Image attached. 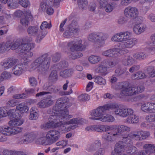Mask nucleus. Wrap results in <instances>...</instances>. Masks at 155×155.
Here are the masks:
<instances>
[{"mask_svg":"<svg viewBox=\"0 0 155 155\" xmlns=\"http://www.w3.org/2000/svg\"><path fill=\"white\" fill-rule=\"evenodd\" d=\"M51 61L48 53H45L37 58L31 64V68L35 69L38 68L42 73H45L49 68Z\"/></svg>","mask_w":155,"mask_h":155,"instance_id":"1","label":"nucleus"},{"mask_svg":"<svg viewBox=\"0 0 155 155\" xmlns=\"http://www.w3.org/2000/svg\"><path fill=\"white\" fill-rule=\"evenodd\" d=\"M35 43H30L28 44H24L21 42L19 40H17L12 45L11 48L12 50H15L17 53H21L27 51L31 50L35 46Z\"/></svg>","mask_w":155,"mask_h":155,"instance_id":"2","label":"nucleus"},{"mask_svg":"<svg viewBox=\"0 0 155 155\" xmlns=\"http://www.w3.org/2000/svg\"><path fill=\"white\" fill-rule=\"evenodd\" d=\"M68 105H63L61 104H58L57 102L55 106L53 107V110L54 111L58 112L59 113H56L54 115L59 116V118L61 119H64V120H68L70 119L72 117L71 115H69L68 110L64 108L67 107Z\"/></svg>","mask_w":155,"mask_h":155,"instance_id":"3","label":"nucleus"},{"mask_svg":"<svg viewBox=\"0 0 155 155\" xmlns=\"http://www.w3.org/2000/svg\"><path fill=\"white\" fill-rule=\"evenodd\" d=\"M60 137V133L58 131L52 130L48 131L46 135V139L45 141L43 140V145H49L53 144L59 140Z\"/></svg>","mask_w":155,"mask_h":155,"instance_id":"4","label":"nucleus"},{"mask_svg":"<svg viewBox=\"0 0 155 155\" xmlns=\"http://www.w3.org/2000/svg\"><path fill=\"white\" fill-rule=\"evenodd\" d=\"M117 107L116 104H108L99 106L96 110H93L91 112V115L96 117H100L106 113L107 110L114 109Z\"/></svg>","mask_w":155,"mask_h":155,"instance_id":"5","label":"nucleus"},{"mask_svg":"<svg viewBox=\"0 0 155 155\" xmlns=\"http://www.w3.org/2000/svg\"><path fill=\"white\" fill-rule=\"evenodd\" d=\"M51 26V23L50 24L46 21H43L40 26V30L36 39V41L39 43L41 40L48 33L47 28H50Z\"/></svg>","mask_w":155,"mask_h":155,"instance_id":"6","label":"nucleus"},{"mask_svg":"<svg viewBox=\"0 0 155 155\" xmlns=\"http://www.w3.org/2000/svg\"><path fill=\"white\" fill-rule=\"evenodd\" d=\"M137 42V40L135 38L129 39L120 44L118 48L122 51V54H124L125 48H131Z\"/></svg>","mask_w":155,"mask_h":155,"instance_id":"7","label":"nucleus"},{"mask_svg":"<svg viewBox=\"0 0 155 155\" xmlns=\"http://www.w3.org/2000/svg\"><path fill=\"white\" fill-rule=\"evenodd\" d=\"M117 107L115 108L114 112L115 114L122 117H126L133 114V110L131 108H118V105L116 104Z\"/></svg>","mask_w":155,"mask_h":155,"instance_id":"8","label":"nucleus"},{"mask_svg":"<svg viewBox=\"0 0 155 155\" xmlns=\"http://www.w3.org/2000/svg\"><path fill=\"white\" fill-rule=\"evenodd\" d=\"M59 116L55 115H51L48 118L49 121L47 122L45 126V127L51 128V127L59 126L61 123H59L58 120L59 118Z\"/></svg>","mask_w":155,"mask_h":155,"instance_id":"9","label":"nucleus"},{"mask_svg":"<svg viewBox=\"0 0 155 155\" xmlns=\"http://www.w3.org/2000/svg\"><path fill=\"white\" fill-rule=\"evenodd\" d=\"M124 14L127 17L133 18L137 16L138 12L136 8L129 7L125 9Z\"/></svg>","mask_w":155,"mask_h":155,"instance_id":"10","label":"nucleus"},{"mask_svg":"<svg viewBox=\"0 0 155 155\" xmlns=\"http://www.w3.org/2000/svg\"><path fill=\"white\" fill-rule=\"evenodd\" d=\"M52 96H48L44 99L38 103V106L40 108H45L49 107L54 103V101L52 100Z\"/></svg>","mask_w":155,"mask_h":155,"instance_id":"11","label":"nucleus"},{"mask_svg":"<svg viewBox=\"0 0 155 155\" xmlns=\"http://www.w3.org/2000/svg\"><path fill=\"white\" fill-rule=\"evenodd\" d=\"M122 53V51L119 49L114 48L105 51L102 54L106 57H113L118 56L119 54L121 55Z\"/></svg>","mask_w":155,"mask_h":155,"instance_id":"12","label":"nucleus"},{"mask_svg":"<svg viewBox=\"0 0 155 155\" xmlns=\"http://www.w3.org/2000/svg\"><path fill=\"white\" fill-rule=\"evenodd\" d=\"M71 45L70 48V50L72 51H82L85 48V46L81 44V41L79 40L74 43L72 42H70L69 45Z\"/></svg>","mask_w":155,"mask_h":155,"instance_id":"13","label":"nucleus"},{"mask_svg":"<svg viewBox=\"0 0 155 155\" xmlns=\"http://www.w3.org/2000/svg\"><path fill=\"white\" fill-rule=\"evenodd\" d=\"M35 135L33 133H28L25 134L22 138L20 139L21 144H27L32 142L35 139Z\"/></svg>","mask_w":155,"mask_h":155,"instance_id":"14","label":"nucleus"},{"mask_svg":"<svg viewBox=\"0 0 155 155\" xmlns=\"http://www.w3.org/2000/svg\"><path fill=\"white\" fill-rule=\"evenodd\" d=\"M32 18L30 11L29 10L26 11L25 16L21 18V23L24 26L28 25L29 23V21L32 20Z\"/></svg>","mask_w":155,"mask_h":155,"instance_id":"15","label":"nucleus"},{"mask_svg":"<svg viewBox=\"0 0 155 155\" xmlns=\"http://www.w3.org/2000/svg\"><path fill=\"white\" fill-rule=\"evenodd\" d=\"M18 60L13 58H8L5 59L4 62L2 63L1 65L4 68V69H8L11 67L13 65L17 62Z\"/></svg>","mask_w":155,"mask_h":155,"instance_id":"16","label":"nucleus"},{"mask_svg":"<svg viewBox=\"0 0 155 155\" xmlns=\"http://www.w3.org/2000/svg\"><path fill=\"white\" fill-rule=\"evenodd\" d=\"M7 115L8 116L11 120H13L19 119L21 117V113H19L18 110H16L15 109H12L8 111Z\"/></svg>","mask_w":155,"mask_h":155,"instance_id":"17","label":"nucleus"},{"mask_svg":"<svg viewBox=\"0 0 155 155\" xmlns=\"http://www.w3.org/2000/svg\"><path fill=\"white\" fill-rule=\"evenodd\" d=\"M89 118L91 120H100L104 122L106 121L112 122L114 120V117L110 114H107L104 117L98 118L91 117Z\"/></svg>","mask_w":155,"mask_h":155,"instance_id":"18","label":"nucleus"},{"mask_svg":"<svg viewBox=\"0 0 155 155\" xmlns=\"http://www.w3.org/2000/svg\"><path fill=\"white\" fill-rule=\"evenodd\" d=\"M125 146L124 143L121 141L116 143L115 146V153L124 154Z\"/></svg>","mask_w":155,"mask_h":155,"instance_id":"19","label":"nucleus"},{"mask_svg":"<svg viewBox=\"0 0 155 155\" xmlns=\"http://www.w3.org/2000/svg\"><path fill=\"white\" fill-rule=\"evenodd\" d=\"M146 26L141 23L136 24L134 27L133 30L134 33L139 35L143 32L145 29Z\"/></svg>","mask_w":155,"mask_h":155,"instance_id":"20","label":"nucleus"},{"mask_svg":"<svg viewBox=\"0 0 155 155\" xmlns=\"http://www.w3.org/2000/svg\"><path fill=\"white\" fill-rule=\"evenodd\" d=\"M134 91L133 87H126L121 90L120 94L122 96H132L134 94Z\"/></svg>","mask_w":155,"mask_h":155,"instance_id":"21","label":"nucleus"},{"mask_svg":"<svg viewBox=\"0 0 155 155\" xmlns=\"http://www.w3.org/2000/svg\"><path fill=\"white\" fill-rule=\"evenodd\" d=\"M134 62V58L127 55L124 56L122 60L123 64L126 66H130L133 64Z\"/></svg>","mask_w":155,"mask_h":155,"instance_id":"22","label":"nucleus"},{"mask_svg":"<svg viewBox=\"0 0 155 155\" xmlns=\"http://www.w3.org/2000/svg\"><path fill=\"white\" fill-rule=\"evenodd\" d=\"M0 133L6 135H10L13 133V130L8 126L0 127Z\"/></svg>","mask_w":155,"mask_h":155,"instance_id":"23","label":"nucleus"},{"mask_svg":"<svg viewBox=\"0 0 155 155\" xmlns=\"http://www.w3.org/2000/svg\"><path fill=\"white\" fill-rule=\"evenodd\" d=\"M84 123L83 119L80 118H76L71 119L69 121L66 122V124L68 125L69 124H75L78 127V124H82Z\"/></svg>","mask_w":155,"mask_h":155,"instance_id":"24","label":"nucleus"},{"mask_svg":"<svg viewBox=\"0 0 155 155\" xmlns=\"http://www.w3.org/2000/svg\"><path fill=\"white\" fill-rule=\"evenodd\" d=\"M62 119H61L60 118L58 120V121L59 120V123H60L61 124L59 126H56V127H60L62 130V131L64 130L65 131H68L71 129L73 130L76 128V125H73L68 126H67L66 125H63V124L62 121V120H61Z\"/></svg>","mask_w":155,"mask_h":155,"instance_id":"25","label":"nucleus"},{"mask_svg":"<svg viewBox=\"0 0 155 155\" xmlns=\"http://www.w3.org/2000/svg\"><path fill=\"white\" fill-rule=\"evenodd\" d=\"M96 35L97 42L99 43L106 40L108 37L106 34L102 32L96 33Z\"/></svg>","mask_w":155,"mask_h":155,"instance_id":"26","label":"nucleus"},{"mask_svg":"<svg viewBox=\"0 0 155 155\" xmlns=\"http://www.w3.org/2000/svg\"><path fill=\"white\" fill-rule=\"evenodd\" d=\"M73 72V70L72 69H66L63 71L60 72V74L61 77L67 78L70 77L72 74Z\"/></svg>","mask_w":155,"mask_h":155,"instance_id":"27","label":"nucleus"},{"mask_svg":"<svg viewBox=\"0 0 155 155\" xmlns=\"http://www.w3.org/2000/svg\"><path fill=\"white\" fill-rule=\"evenodd\" d=\"M21 67L22 66L20 64H16L14 67L12 69V71H13V74L15 75L18 76L21 74L23 71Z\"/></svg>","mask_w":155,"mask_h":155,"instance_id":"28","label":"nucleus"},{"mask_svg":"<svg viewBox=\"0 0 155 155\" xmlns=\"http://www.w3.org/2000/svg\"><path fill=\"white\" fill-rule=\"evenodd\" d=\"M143 149L147 150L149 152V155L152 153H155V145L151 144H146L143 145Z\"/></svg>","mask_w":155,"mask_h":155,"instance_id":"29","label":"nucleus"},{"mask_svg":"<svg viewBox=\"0 0 155 155\" xmlns=\"http://www.w3.org/2000/svg\"><path fill=\"white\" fill-rule=\"evenodd\" d=\"M133 57L137 60H142L146 58L147 55L143 52H139L134 54Z\"/></svg>","mask_w":155,"mask_h":155,"instance_id":"30","label":"nucleus"},{"mask_svg":"<svg viewBox=\"0 0 155 155\" xmlns=\"http://www.w3.org/2000/svg\"><path fill=\"white\" fill-rule=\"evenodd\" d=\"M27 32L30 35H35L38 32V28L35 26H29L27 29Z\"/></svg>","mask_w":155,"mask_h":155,"instance_id":"31","label":"nucleus"},{"mask_svg":"<svg viewBox=\"0 0 155 155\" xmlns=\"http://www.w3.org/2000/svg\"><path fill=\"white\" fill-rule=\"evenodd\" d=\"M101 143L100 140H96L89 147V150L91 151L95 150L101 146Z\"/></svg>","mask_w":155,"mask_h":155,"instance_id":"32","label":"nucleus"},{"mask_svg":"<svg viewBox=\"0 0 155 155\" xmlns=\"http://www.w3.org/2000/svg\"><path fill=\"white\" fill-rule=\"evenodd\" d=\"M16 107V110L19 111V113H21V115L24 112H27L28 110V107L24 104H20L17 106Z\"/></svg>","mask_w":155,"mask_h":155,"instance_id":"33","label":"nucleus"},{"mask_svg":"<svg viewBox=\"0 0 155 155\" xmlns=\"http://www.w3.org/2000/svg\"><path fill=\"white\" fill-rule=\"evenodd\" d=\"M11 43L9 42H7L6 43H2V47L1 50V53H4L5 51H8L11 48Z\"/></svg>","mask_w":155,"mask_h":155,"instance_id":"34","label":"nucleus"},{"mask_svg":"<svg viewBox=\"0 0 155 155\" xmlns=\"http://www.w3.org/2000/svg\"><path fill=\"white\" fill-rule=\"evenodd\" d=\"M68 62L65 61H62L56 64L55 67L56 69L60 70L67 68L68 66Z\"/></svg>","mask_w":155,"mask_h":155,"instance_id":"35","label":"nucleus"},{"mask_svg":"<svg viewBox=\"0 0 155 155\" xmlns=\"http://www.w3.org/2000/svg\"><path fill=\"white\" fill-rule=\"evenodd\" d=\"M101 58L98 56L92 55L90 56L88 58L89 62L92 64H95L101 61Z\"/></svg>","mask_w":155,"mask_h":155,"instance_id":"36","label":"nucleus"},{"mask_svg":"<svg viewBox=\"0 0 155 155\" xmlns=\"http://www.w3.org/2000/svg\"><path fill=\"white\" fill-rule=\"evenodd\" d=\"M146 76L145 74L142 72L138 71L132 76V78L134 79H142L145 78Z\"/></svg>","mask_w":155,"mask_h":155,"instance_id":"37","label":"nucleus"},{"mask_svg":"<svg viewBox=\"0 0 155 155\" xmlns=\"http://www.w3.org/2000/svg\"><path fill=\"white\" fill-rule=\"evenodd\" d=\"M37 110H34L33 108L31 109L30 115L29 116V119L32 120H35L38 118V114Z\"/></svg>","mask_w":155,"mask_h":155,"instance_id":"38","label":"nucleus"},{"mask_svg":"<svg viewBox=\"0 0 155 155\" xmlns=\"http://www.w3.org/2000/svg\"><path fill=\"white\" fill-rule=\"evenodd\" d=\"M69 99L67 97H63L58 99L56 102L58 104H61L63 105H68V104L69 102Z\"/></svg>","mask_w":155,"mask_h":155,"instance_id":"39","label":"nucleus"},{"mask_svg":"<svg viewBox=\"0 0 155 155\" xmlns=\"http://www.w3.org/2000/svg\"><path fill=\"white\" fill-rule=\"evenodd\" d=\"M58 79L57 72L56 70H53L51 73L48 77V79L51 82H54Z\"/></svg>","mask_w":155,"mask_h":155,"instance_id":"40","label":"nucleus"},{"mask_svg":"<svg viewBox=\"0 0 155 155\" xmlns=\"http://www.w3.org/2000/svg\"><path fill=\"white\" fill-rule=\"evenodd\" d=\"M122 42L128 39L131 36V33L129 31L121 32Z\"/></svg>","mask_w":155,"mask_h":155,"instance_id":"41","label":"nucleus"},{"mask_svg":"<svg viewBox=\"0 0 155 155\" xmlns=\"http://www.w3.org/2000/svg\"><path fill=\"white\" fill-rule=\"evenodd\" d=\"M19 119L10 120L9 122V125L11 126H18L21 125L23 123V121Z\"/></svg>","mask_w":155,"mask_h":155,"instance_id":"42","label":"nucleus"},{"mask_svg":"<svg viewBox=\"0 0 155 155\" xmlns=\"http://www.w3.org/2000/svg\"><path fill=\"white\" fill-rule=\"evenodd\" d=\"M129 136L131 138L137 140H142L141 131H137L135 134H129Z\"/></svg>","mask_w":155,"mask_h":155,"instance_id":"43","label":"nucleus"},{"mask_svg":"<svg viewBox=\"0 0 155 155\" xmlns=\"http://www.w3.org/2000/svg\"><path fill=\"white\" fill-rule=\"evenodd\" d=\"M78 4L79 9L83 10L88 4L87 0H78Z\"/></svg>","mask_w":155,"mask_h":155,"instance_id":"44","label":"nucleus"},{"mask_svg":"<svg viewBox=\"0 0 155 155\" xmlns=\"http://www.w3.org/2000/svg\"><path fill=\"white\" fill-rule=\"evenodd\" d=\"M74 30H71L68 28L64 31L63 34V36L65 38H69L71 37L74 34H75L76 33L74 32Z\"/></svg>","mask_w":155,"mask_h":155,"instance_id":"45","label":"nucleus"},{"mask_svg":"<svg viewBox=\"0 0 155 155\" xmlns=\"http://www.w3.org/2000/svg\"><path fill=\"white\" fill-rule=\"evenodd\" d=\"M7 4L8 7L10 8H16L18 6V0H9Z\"/></svg>","mask_w":155,"mask_h":155,"instance_id":"46","label":"nucleus"},{"mask_svg":"<svg viewBox=\"0 0 155 155\" xmlns=\"http://www.w3.org/2000/svg\"><path fill=\"white\" fill-rule=\"evenodd\" d=\"M82 56L83 54L80 51H76L72 52L70 56L72 59H75L81 57Z\"/></svg>","mask_w":155,"mask_h":155,"instance_id":"47","label":"nucleus"},{"mask_svg":"<svg viewBox=\"0 0 155 155\" xmlns=\"http://www.w3.org/2000/svg\"><path fill=\"white\" fill-rule=\"evenodd\" d=\"M117 128L118 133H120L125 131L128 132L130 130L129 127L123 125H118Z\"/></svg>","mask_w":155,"mask_h":155,"instance_id":"48","label":"nucleus"},{"mask_svg":"<svg viewBox=\"0 0 155 155\" xmlns=\"http://www.w3.org/2000/svg\"><path fill=\"white\" fill-rule=\"evenodd\" d=\"M134 89V94H136L139 93H141L143 92L144 89V86L142 85H139L137 87H133Z\"/></svg>","mask_w":155,"mask_h":155,"instance_id":"49","label":"nucleus"},{"mask_svg":"<svg viewBox=\"0 0 155 155\" xmlns=\"http://www.w3.org/2000/svg\"><path fill=\"white\" fill-rule=\"evenodd\" d=\"M77 22L75 21H73L69 25L68 28L71 30L74 31L75 30L74 32L77 33L78 31V29L77 28Z\"/></svg>","mask_w":155,"mask_h":155,"instance_id":"50","label":"nucleus"},{"mask_svg":"<svg viewBox=\"0 0 155 155\" xmlns=\"http://www.w3.org/2000/svg\"><path fill=\"white\" fill-rule=\"evenodd\" d=\"M18 2L21 6L25 8L29 7L30 5V2L28 0H18Z\"/></svg>","mask_w":155,"mask_h":155,"instance_id":"51","label":"nucleus"},{"mask_svg":"<svg viewBox=\"0 0 155 155\" xmlns=\"http://www.w3.org/2000/svg\"><path fill=\"white\" fill-rule=\"evenodd\" d=\"M88 40L93 42L97 43L96 32L90 34L88 36Z\"/></svg>","mask_w":155,"mask_h":155,"instance_id":"52","label":"nucleus"},{"mask_svg":"<svg viewBox=\"0 0 155 155\" xmlns=\"http://www.w3.org/2000/svg\"><path fill=\"white\" fill-rule=\"evenodd\" d=\"M89 96L87 94H82L78 97V99L81 102H84L88 100Z\"/></svg>","mask_w":155,"mask_h":155,"instance_id":"53","label":"nucleus"},{"mask_svg":"<svg viewBox=\"0 0 155 155\" xmlns=\"http://www.w3.org/2000/svg\"><path fill=\"white\" fill-rule=\"evenodd\" d=\"M122 37L121 32L117 33L112 38V40L115 41H120L122 42Z\"/></svg>","mask_w":155,"mask_h":155,"instance_id":"54","label":"nucleus"},{"mask_svg":"<svg viewBox=\"0 0 155 155\" xmlns=\"http://www.w3.org/2000/svg\"><path fill=\"white\" fill-rule=\"evenodd\" d=\"M106 64V66L108 68L113 67L117 64V63L115 61H111L108 60H105L103 61Z\"/></svg>","mask_w":155,"mask_h":155,"instance_id":"55","label":"nucleus"},{"mask_svg":"<svg viewBox=\"0 0 155 155\" xmlns=\"http://www.w3.org/2000/svg\"><path fill=\"white\" fill-rule=\"evenodd\" d=\"M117 134H112L109 133H107L106 134L104 135L103 138L105 140L108 141H111L112 140V136H115Z\"/></svg>","mask_w":155,"mask_h":155,"instance_id":"56","label":"nucleus"},{"mask_svg":"<svg viewBox=\"0 0 155 155\" xmlns=\"http://www.w3.org/2000/svg\"><path fill=\"white\" fill-rule=\"evenodd\" d=\"M130 137L129 135L128 137H123L122 141L124 143V144H127V145H131L132 144V141L130 138Z\"/></svg>","mask_w":155,"mask_h":155,"instance_id":"57","label":"nucleus"},{"mask_svg":"<svg viewBox=\"0 0 155 155\" xmlns=\"http://www.w3.org/2000/svg\"><path fill=\"white\" fill-rule=\"evenodd\" d=\"M103 65H101L99 67V72L100 73H104L106 72L107 70V67L106 66V64L103 62H102Z\"/></svg>","mask_w":155,"mask_h":155,"instance_id":"58","label":"nucleus"},{"mask_svg":"<svg viewBox=\"0 0 155 155\" xmlns=\"http://www.w3.org/2000/svg\"><path fill=\"white\" fill-rule=\"evenodd\" d=\"M7 110L4 107H0V117L2 118L7 116Z\"/></svg>","mask_w":155,"mask_h":155,"instance_id":"59","label":"nucleus"},{"mask_svg":"<svg viewBox=\"0 0 155 155\" xmlns=\"http://www.w3.org/2000/svg\"><path fill=\"white\" fill-rule=\"evenodd\" d=\"M29 81L30 84L32 86H35L37 84L36 79L34 77H31L29 78Z\"/></svg>","mask_w":155,"mask_h":155,"instance_id":"60","label":"nucleus"},{"mask_svg":"<svg viewBox=\"0 0 155 155\" xmlns=\"http://www.w3.org/2000/svg\"><path fill=\"white\" fill-rule=\"evenodd\" d=\"M149 103H147L143 104L141 106V109L143 111L149 113Z\"/></svg>","mask_w":155,"mask_h":155,"instance_id":"61","label":"nucleus"},{"mask_svg":"<svg viewBox=\"0 0 155 155\" xmlns=\"http://www.w3.org/2000/svg\"><path fill=\"white\" fill-rule=\"evenodd\" d=\"M60 54L57 52L53 55L52 57V61L54 62H56L60 59Z\"/></svg>","mask_w":155,"mask_h":155,"instance_id":"62","label":"nucleus"},{"mask_svg":"<svg viewBox=\"0 0 155 155\" xmlns=\"http://www.w3.org/2000/svg\"><path fill=\"white\" fill-rule=\"evenodd\" d=\"M137 148L134 146L129 147L128 148V153L130 154H134L137 152Z\"/></svg>","mask_w":155,"mask_h":155,"instance_id":"63","label":"nucleus"},{"mask_svg":"<svg viewBox=\"0 0 155 155\" xmlns=\"http://www.w3.org/2000/svg\"><path fill=\"white\" fill-rule=\"evenodd\" d=\"M132 114L131 115H129V116L130 115L131 116V123H137L139 121L138 117L137 116L135 115L134 114Z\"/></svg>","mask_w":155,"mask_h":155,"instance_id":"64","label":"nucleus"}]
</instances>
